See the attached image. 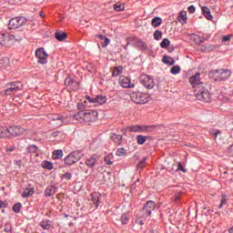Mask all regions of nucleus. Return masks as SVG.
<instances>
[{"mask_svg": "<svg viewBox=\"0 0 233 233\" xmlns=\"http://www.w3.org/2000/svg\"><path fill=\"white\" fill-rule=\"evenodd\" d=\"M202 14H204L206 19H208V21H212L213 16L210 14V9L207 6H202Z\"/></svg>", "mask_w": 233, "mask_h": 233, "instance_id": "nucleus-22", "label": "nucleus"}, {"mask_svg": "<svg viewBox=\"0 0 233 233\" xmlns=\"http://www.w3.org/2000/svg\"><path fill=\"white\" fill-rule=\"evenodd\" d=\"M147 159H148L147 157H144V158L138 163L137 168H141V169L145 168V167H146V165H147Z\"/></svg>", "mask_w": 233, "mask_h": 233, "instance_id": "nucleus-43", "label": "nucleus"}, {"mask_svg": "<svg viewBox=\"0 0 233 233\" xmlns=\"http://www.w3.org/2000/svg\"><path fill=\"white\" fill-rule=\"evenodd\" d=\"M35 56L39 65H46L48 63V53H46L45 48L41 47L36 49Z\"/></svg>", "mask_w": 233, "mask_h": 233, "instance_id": "nucleus-6", "label": "nucleus"}, {"mask_svg": "<svg viewBox=\"0 0 233 233\" xmlns=\"http://www.w3.org/2000/svg\"><path fill=\"white\" fill-rule=\"evenodd\" d=\"M91 201L94 203L96 208L99 207V203H101V194L99 192H95L91 195Z\"/></svg>", "mask_w": 233, "mask_h": 233, "instance_id": "nucleus-18", "label": "nucleus"}, {"mask_svg": "<svg viewBox=\"0 0 233 233\" xmlns=\"http://www.w3.org/2000/svg\"><path fill=\"white\" fill-rule=\"evenodd\" d=\"M98 160H99V157L93 156L90 158H87L86 160V167H89L90 168H92V167L96 166V163H97Z\"/></svg>", "mask_w": 233, "mask_h": 233, "instance_id": "nucleus-19", "label": "nucleus"}, {"mask_svg": "<svg viewBox=\"0 0 233 233\" xmlns=\"http://www.w3.org/2000/svg\"><path fill=\"white\" fill-rule=\"evenodd\" d=\"M104 161L106 163V165H112L113 164V162L110 161V157H106L104 158Z\"/></svg>", "mask_w": 233, "mask_h": 233, "instance_id": "nucleus-53", "label": "nucleus"}, {"mask_svg": "<svg viewBox=\"0 0 233 233\" xmlns=\"http://www.w3.org/2000/svg\"><path fill=\"white\" fill-rule=\"evenodd\" d=\"M156 208V203L152 200L147 201L143 208V214L145 216H150L152 210Z\"/></svg>", "mask_w": 233, "mask_h": 233, "instance_id": "nucleus-12", "label": "nucleus"}, {"mask_svg": "<svg viewBox=\"0 0 233 233\" xmlns=\"http://www.w3.org/2000/svg\"><path fill=\"white\" fill-rule=\"evenodd\" d=\"M7 37L9 38V44L19 43V41L23 40V34L21 33H15L13 35L9 34Z\"/></svg>", "mask_w": 233, "mask_h": 233, "instance_id": "nucleus-16", "label": "nucleus"}, {"mask_svg": "<svg viewBox=\"0 0 233 233\" xmlns=\"http://www.w3.org/2000/svg\"><path fill=\"white\" fill-rule=\"evenodd\" d=\"M48 118L51 121H56V127H61V125H63V116H61L60 115L52 114L48 116Z\"/></svg>", "mask_w": 233, "mask_h": 233, "instance_id": "nucleus-17", "label": "nucleus"}, {"mask_svg": "<svg viewBox=\"0 0 233 233\" xmlns=\"http://www.w3.org/2000/svg\"><path fill=\"white\" fill-rule=\"evenodd\" d=\"M21 87H19V82H12L6 85V89L5 90V96H14V94L19 92Z\"/></svg>", "mask_w": 233, "mask_h": 233, "instance_id": "nucleus-9", "label": "nucleus"}, {"mask_svg": "<svg viewBox=\"0 0 233 233\" xmlns=\"http://www.w3.org/2000/svg\"><path fill=\"white\" fill-rule=\"evenodd\" d=\"M150 128H152V127L150 126H139V125H135V126H129L127 127V130H128L129 132H135V133H138V134H148V132H152V130H150Z\"/></svg>", "mask_w": 233, "mask_h": 233, "instance_id": "nucleus-7", "label": "nucleus"}, {"mask_svg": "<svg viewBox=\"0 0 233 233\" xmlns=\"http://www.w3.org/2000/svg\"><path fill=\"white\" fill-rule=\"evenodd\" d=\"M232 76V72L228 69H218L213 70L208 73V76L214 79L215 81H225Z\"/></svg>", "mask_w": 233, "mask_h": 233, "instance_id": "nucleus-3", "label": "nucleus"}, {"mask_svg": "<svg viewBox=\"0 0 233 233\" xmlns=\"http://www.w3.org/2000/svg\"><path fill=\"white\" fill-rule=\"evenodd\" d=\"M195 90V97L198 101H203L204 103H210L212 101V96L208 89L205 86V84H201V86H197Z\"/></svg>", "mask_w": 233, "mask_h": 233, "instance_id": "nucleus-2", "label": "nucleus"}, {"mask_svg": "<svg viewBox=\"0 0 233 233\" xmlns=\"http://www.w3.org/2000/svg\"><path fill=\"white\" fill-rule=\"evenodd\" d=\"M113 9L116 12H124V10H125V4L116 3V4L114 5Z\"/></svg>", "mask_w": 233, "mask_h": 233, "instance_id": "nucleus-32", "label": "nucleus"}, {"mask_svg": "<svg viewBox=\"0 0 233 233\" xmlns=\"http://www.w3.org/2000/svg\"><path fill=\"white\" fill-rule=\"evenodd\" d=\"M228 233H233V226L228 229Z\"/></svg>", "mask_w": 233, "mask_h": 233, "instance_id": "nucleus-58", "label": "nucleus"}, {"mask_svg": "<svg viewBox=\"0 0 233 233\" xmlns=\"http://www.w3.org/2000/svg\"><path fill=\"white\" fill-rule=\"evenodd\" d=\"M136 223H137V225H139L140 227H143V225H145V221L140 220V219L136 220Z\"/></svg>", "mask_w": 233, "mask_h": 233, "instance_id": "nucleus-54", "label": "nucleus"}, {"mask_svg": "<svg viewBox=\"0 0 233 233\" xmlns=\"http://www.w3.org/2000/svg\"><path fill=\"white\" fill-rule=\"evenodd\" d=\"M42 167L46 168V170H52V168H54V164L50 161H44L42 162Z\"/></svg>", "mask_w": 233, "mask_h": 233, "instance_id": "nucleus-36", "label": "nucleus"}, {"mask_svg": "<svg viewBox=\"0 0 233 233\" xmlns=\"http://www.w3.org/2000/svg\"><path fill=\"white\" fill-rule=\"evenodd\" d=\"M82 155L77 152L75 151L71 154H69L67 157H66L65 158V163L66 165H74L75 163H77V161H79V159H81Z\"/></svg>", "mask_w": 233, "mask_h": 233, "instance_id": "nucleus-10", "label": "nucleus"}, {"mask_svg": "<svg viewBox=\"0 0 233 233\" xmlns=\"http://www.w3.org/2000/svg\"><path fill=\"white\" fill-rule=\"evenodd\" d=\"M67 81H69V83H70L71 79H70V78H66V83Z\"/></svg>", "mask_w": 233, "mask_h": 233, "instance_id": "nucleus-62", "label": "nucleus"}, {"mask_svg": "<svg viewBox=\"0 0 233 233\" xmlns=\"http://www.w3.org/2000/svg\"><path fill=\"white\" fill-rule=\"evenodd\" d=\"M140 83L149 90H151V88H153L156 86V83L154 82V78H152L150 76H147V75H142L140 76Z\"/></svg>", "mask_w": 233, "mask_h": 233, "instance_id": "nucleus-8", "label": "nucleus"}, {"mask_svg": "<svg viewBox=\"0 0 233 233\" xmlns=\"http://www.w3.org/2000/svg\"><path fill=\"white\" fill-rule=\"evenodd\" d=\"M163 63H165V65L172 66V65H174V63H176V61L173 60V58L170 56H164Z\"/></svg>", "mask_w": 233, "mask_h": 233, "instance_id": "nucleus-38", "label": "nucleus"}, {"mask_svg": "<svg viewBox=\"0 0 233 233\" xmlns=\"http://www.w3.org/2000/svg\"><path fill=\"white\" fill-rule=\"evenodd\" d=\"M63 157V151L61 149L55 150L53 152V158L54 159H61Z\"/></svg>", "mask_w": 233, "mask_h": 233, "instance_id": "nucleus-35", "label": "nucleus"}, {"mask_svg": "<svg viewBox=\"0 0 233 233\" xmlns=\"http://www.w3.org/2000/svg\"><path fill=\"white\" fill-rule=\"evenodd\" d=\"M99 39H101L102 41H105V39H106V36L103 35H98Z\"/></svg>", "mask_w": 233, "mask_h": 233, "instance_id": "nucleus-56", "label": "nucleus"}, {"mask_svg": "<svg viewBox=\"0 0 233 233\" xmlns=\"http://www.w3.org/2000/svg\"><path fill=\"white\" fill-rule=\"evenodd\" d=\"M170 72L173 76H176L181 72V67L179 66H174L171 67Z\"/></svg>", "mask_w": 233, "mask_h": 233, "instance_id": "nucleus-39", "label": "nucleus"}, {"mask_svg": "<svg viewBox=\"0 0 233 233\" xmlns=\"http://www.w3.org/2000/svg\"><path fill=\"white\" fill-rule=\"evenodd\" d=\"M77 107L79 108V109H81L82 107H83V106L82 105H77Z\"/></svg>", "mask_w": 233, "mask_h": 233, "instance_id": "nucleus-60", "label": "nucleus"}, {"mask_svg": "<svg viewBox=\"0 0 233 233\" xmlns=\"http://www.w3.org/2000/svg\"><path fill=\"white\" fill-rule=\"evenodd\" d=\"M224 205H227V197L222 196V199H221L220 205L218 206V208H223Z\"/></svg>", "mask_w": 233, "mask_h": 233, "instance_id": "nucleus-49", "label": "nucleus"}, {"mask_svg": "<svg viewBox=\"0 0 233 233\" xmlns=\"http://www.w3.org/2000/svg\"><path fill=\"white\" fill-rule=\"evenodd\" d=\"M110 139L116 143V145H121V141H123V137L121 135H116V133L110 134Z\"/></svg>", "mask_w": 233, "mask_h": 233, "instance_id": "nucleus-20", "label": "nucleus"}, {"mask_svg": "<svg viewBox=\"0 0 233 233\" xmlns=\"http://www.w3.org/2000/svg\"><path fill=\"white\" fill-rule=\"evenodd\" d=\"M0 68H10V58L4 57L0 60Z\"/></svg>", "mask_w": 233, "mask_h": 233, "instance_id": "nucleus-25", "label": "nucleus"}, {"mask_svg": "<svg viewBox=\"0 0 233 233\" xmlns=\"http://www.w3.org/2000/svg\"><path fill=\"white\" fill-rule=\"evenodd\" d=\"M178 22L181 23L182 25H185V23H187V12L186 11H182L179 13L178 15Z\"/></svg>", "mask_w": 233, "mask_h": 233, "instance_id": "nucleus-29", "label": "nucleus"}, {"mask_svg": "<svg viewBox=\"0 0 233 233\" xmlns=\"http://www.w3.org/2000/svg\"><path fill=\"white\" fill-rule=\"evenodd\" d=\"M9 34L0 33V45H10Z\"/></svg>", "mask_w": 233, "mask_h": 233, "instance_id": "nucleus-21", "label": "nucleus"}, {"mask_svg": "<svg viewBox=\"0 0 233 233\" xmlns=\"http://www.w3.org/2000/svg\"><path fill=\"white\" fill-rule=\"evenodd\" d=\"M175 199H176V201H177V199H179V197H177Z\"/></svg>", "mask_w": 233, "mask_h": 233, "instance_id": "nucleus-64", "label": "nucleus"}, {"mask_svg": "<svg viewBox=\"0 0 233 233\" xmlns=\"http://www.w3.org/2000/svg\"><path fill=\"white\" fill-rule=\"evenodd\" d=\"M118 83L123 88H134L136 86V85L130 83V78L127 76H120Z\"/></svg>", "mask_w": 233, "mask_h": 233, "instance_id": "nucleus-13", "label": "nucleus"}, {"mask_svg": "<svg viewBox=\"0 0 233 233\" xmlns=\"http://www.w3.org/2000/svg\"><path fill=\"white\" fill-rule=\"evenodd\" d=\"M25 23H26L25 17L17 16V17L12 18L9 21L8 27L11 30H15L17 28H21V26H23V25H25Z\"/></svg>", "mask_w": 233, "mask_h": 233, "instance_id": "nucleus-5", "label": "nucleus"}, {"mask_svg": "<svg viewBox=\"0 0 233 233\" xmlns=\"http://www.w3.org/2000/svg\"><path fill=\"white\" fill-rule=\"evenodd\" d=\"M27 152L29 154H36L39 150V148L36 147V146H29L27 148H26Z\"/></svg>", "mask_w": 233, "mask_h": 233, "instance_id": "nucleus-37", "label": "nucleus"}, {"mask_svg": "<svg viewBox=\"0 0 233 233\" xmlns=\"http://www.w3.org/2000/svg\"><path fill=\"white\" fill-rule=\"evenodd\" d=\"M147 139H148V137H145V136H142V135L137 136V145H145V143H147Z\"/></svg>", "mask_w": 233, "mask_h": 233, "instance_id": "nucleus-31", "label": "nucleus"}, {"mask_svg": "<svg viewBox=\"0 0 233 233\" xmlns=\"http://www.w3.org/2000/svg\"><path fill=\"white\" fill-rule=\"evenodd\" d=\"M40 227H41L44 230H51V228H52V224L50 223V220L45 219V220H42V221H41Z\"/></svg>", "mask_w": 233, "mask_h": 233, "instance_id": "nucleus-26", "label": "nucleus"}, {"mask_svg": "<svg viewBox=\"0 0 233 233\" xmlns=\"http://www.w3.org/2000/svg\"><path fill=\"white\" fill-rule=\"evenodd\" d=\"M177 170H178L180 172H184V174H187V172H188V170L187 168H185V167H183V164H181V162H178Z\"/></svg>", "mask_w": 233, "mask_h": 233, "instance_id": "nucleus-47", "label": "nucleus"}, {"mask_svg": "<svg viewBox=\"0 0 233 233\" xmlns=\"http://www.w3.org/2000/svg\"><path fill=\"white\" fill-rule=\"evenodd\" d=\"M56 194V187L49 186L45 190V196L46 198H50V196H54Z\"/></svg>", "mask_w": 233, "mask_h": 233, "instance_id": "nucleus-24", "label": "nucleus"}, {"mask_svg": "<svg viewBox=\"0 0 233 233\" xmlns=\"http://www.w3.org/2000/svg\"><path fill=\"white\" fill-rule=\"evenodd\" d=\"M120 221H121L122 225H127L128 224V217L127 216V214H123L121 216Z\"/></svg>", "mask_w": 233, "mask_h": 233, "instance_id": "nucleus-45", "label": "nucleus"}, {"mask_svg": "<svg viewBox=\"0 0 233 233\" xmlns=\"http://www.w3.org/2000/svg\"><path fill=\"white\" fill-rule=\"evenodd\" d=\"M189 83L190 85H192L194 89H196L197 86H201V85H204L201 82V75L199 73H197L196 75L192 76L189 78Z\"/></svg>", "mask_w": 233, "mask_h": 233, "instance_id": "nucleus-11", "label": "nucleus"}, {"mask_svg": "<svg viewBox=\"0 0 233 233\" xmlns=\"http://www.w3.org/2000/svg\"><path fill=\"white\" fill-rule=\"evenodd\" d=\"M145 233H154V230L153 229H149V230L146 231Z\"/></svg>", "mask_w": 233, "mask_h": 233, "instance_id": "nucleus-59", "label": "nucleus"}, {"mask_svg": "<svg viewBox=\"0 0 233 233\" xmlns=\"http://www.w3.org/2000/svg\"><path fill=\"white\" fill-rule=\"evenodd\" d=\"M130 98L133 103L137 105H145V103H148V95L147 93L141 92H133L130 94Z\"/></svg>", "mask_w": 233, "mask_h": 233, "instance_id": "nucleus-4", "label": "nucleus"}, {"mask_svg": "<svg viewBox=\"0 0 233 233\" xmlns=\"http://www.w3.org/2000/svg\"><path fill=\"white\" fill-rule=\"evenodd\" d=\"M55 35H56V39H57V41H64L65 39H66V33L56 32L55 34Z\"/></svg>", "mask_w": 233, "mask_h": 233, "instance_id": "nucleus-33", "label": "nucleus"}, {"mask_svg": "<svg viewBox=\"0 0 233 233\" xmlns=\"http://www.w3.org/2000/svg\"><path fill=\"white\" fill-rule=\"evenodd\" d=\"M34 187H26L22 193V198H30V196H34Z\"/></svg>", "mask_w": 233, "mask_h": 233, "instance_id": "nucleus-27", "label": "nucleus"}, {"mask_svg": "<svg viewBox=\"0 0 233 233\" xmlns=\"http://www.w3.org/2000/svg\"><path fill=\"white\" fill-rule=\"evenodd\" d=\"M62 179H66V181H70L72 179V173H65L61 176Z\"/></svg>", "mask_w": 233, "mask_h": 233, "instance_id": "nucleus-46", "label": "nucleus"}, {"mask_svg": "<svg viewBox=\"0 0 233 233\" xmlns=\"http://www.w3.org/2000/svg\"><path fill=\"white\" fill-rule=\"evenodd\" d=\"M161 48H168L170 46V40L167 38H164L163 41L160 43Z\"/></svg>", "mask_w": 233, "mask_h": 233, "instance_id": "nucleus-40", "label": "nucleus"}, {"mask_svg": "<svg viewBox=\"0 0 233 233\" xmlns=\"http://www.w3.org/2000/svg\"><path fill=\"white\" fill-rule=\"evenodd\" d=\"M218 134H221V132H217L216 134H215V137H218Z\"/></svg>", "mask_w": 233, "mask_h": 233, "instance_id": "nucleus-61", "label": "nucleus"}, {"mask_svg": "<svg viewBox=\"0 0 233 233\" xmlns=\"http://www.w3.org/2000/svg\"><path fill=\"white\" fill-rule=\"evenodd\" d=\"M137 46H138V48H141V50H147V43L143 42V40L141 39H137Z\"/></svg>", "mask_w": 233, "mask_h": 233, "instance_id": "nucleus-34", "label": "nucleus"}, {"mask_svg": "<svg viewBox=\"0 0 233 233\" xmlns=\"http://www.w3.org/2000/svg\"><path fill=\"white\" fill-rule=\"evenodd\" d=\"M116 156H119V157H121V156H127V149H125V148H123V147L118 148V149L116 150Z\"/></svg>", "mask_w": 233, "mask_h": 233, "instance_id": "nucleus-44", "label": "nucleus"}, {"mask_svg": "<svg viewBox=\"0 0 233 233\" xmlns=\"http://www.w3.org/2000/svg\"><path fill=\"white\" fill-rule=\"evenodd\" d=\"M74 119L76 121H85L86 123H92L97 119V111L87 109L86 111H80L76 115H74Z\"/></svg>", "mask_w": 233, "mask_h": 233, "instance_id": "nucleus-1", "label": "nucleus"}, {"mask_svg": "<svg viewBox=\"0 0 233 233\" xmlns=\"http://www.w3.org/2000/svg\"><path fill=\"white\" fill-rule=\"evenodd\" d=\"M124 48H125V50H127V46H124Z\"/></svg>", "mask_w": 233, "mask_h": 233, "instance_id": "nucleus-63", "label": "nucleus"}, {"mask_svg": "<svg viewBox=\"0 0 233 233\" xmlns=\"http://www.w3.org/2000/svg\"><path fill=\"white\" fill-rule=\"evenodd\" d=\"M232 39V35H227L222 37L223 43H228Z\"/></svg>", "mask_w": 233, "mask_h": 233, "instance_id": "nucleus-48", "label": "nucleus"}, {"mask_svg": "<svg viewBox=\"0 0 233 233\" xmlns=\"http://www.w3.org/2000/svg\"><path fill=\"white\" fill-rule=\"evenodd\" d=\"M5 207H6V203L0 200V208H5Z\"/></svg>", "mask_w": 233, "mask_h": 233, "instance_id": "nucleus-55", "label": "nucleus"}, {"mask_svg": "<svg viewBox=\"0 0 233 233\" xmlns=\"http://www.w3.org/2000/svg\"><path fill=\"white\" fill-rule=\"evenodd\" d=\"M121 74H123V66H117L113 68V71H112L113 77L121 76Z\"/></svg>", "mask_w": 233, "mask_h": 233, "instance_id": "nucleus-30", "label": "nucleus"}, {"mask_svg": "<svg viewBox=\"0 0 233 233\" xmlns=\"http://www.w3.org/2000/svg\"><path fill=\"white\" fill-rule=\"evenodd\" d=\"M161 37H163V33L159 30L155 31L154 39H156V41H159V39H161Z\"/></svg>", "mask_w": 233, "mask_h": 233, "instance_id": "nucleus-42", "label": "nucleus"}, {"mask_svg": "<svg viewBox=\"0 0 233 233\" xmlns=\"http://www.w3.org/2000/svg\"><path fill=\"white\" fill-rule=\"evenodd\" d=\"M161 23H163V19H161V17H159V16H156L152 19L151 25L154 28H157V27L161 26Z\"/></svg>", "mask_w": 233, "mask_h": 233, "instance_id": "nucleus-23", "label": "nucleus"}, {"mask_svg": "<svg viewBox=\"0 0 233 233\" xmlns=\"http://www.w3.org/2000/svg\"><path fill=\"white\" fill-rule=\"evenodd\" d=\"M0 137H10L9 127H0Z\"/></svg>", "mask_w": 233, "mask_h": 233, "instance_id": "nucleus-28", "label": "nucleus"}, {"mask_svg": "<svg viewBox=\"0 0 233 233\" xmlns=\"http://www.w3.org/2000/svg\"><path fill=\"white\" fill-rule=\"evenodd\" d=\"M23 207V205L21 203H17V204H15L13 206V210L16 213V214H19L21 212V208Z\"/></svg>", "mask_w": 233, "mask_h": 233, "instance_id": "nucleus-41", "label": "nucleus"}, {"mask_svg": "<svg viewBox=\"0 0 233 233\" xmlns=\"http://www.w3.org/2000/svg\"><path fill=\"white\" fill-rule=\"evenodd\" d=\"M89 103H98V105H105L106 103V97L105 96H97L95 98L90 97L89 96H86Z\"/></svg>", "mask_w": 233, "mask_h": 233, "instance_id": "nucleus-15", "label": "nucleus"}, {"mask_svg": "<svg viewBox=\"0 0 233 233\" xmlns=\"http://www.w3.org/2000/svg\"><path fill=\"white\" fill-rule=\"evenodd\" d=\"M39 15H40V17H45V12H43V11H40V13H39Z\"/></svg>", "mask_w": 233, "mask_h": 233, "instance_id": "nucleus-57", "label": "nucleus"}, {"mask_svg": "<svg viewBox=\"0 0 233 233\" xmlns=\"http://www.w3.org/2000/svg\"><path fill=\"white\" fill-rule=\"evenodd\" d=\"M108 45H110V39H108L107 37H106L104 39V43L102 45V46H108Z\"/></svg>", "mask_w": 233, "mask_h": 233, "instance_id": "nucleus-52", "label": "nucleus"}, {"mask_svg": "<svg viewBox=\"0 0 233 233\" xmlns=\"http://www.w3.org/2000/svg\"><path fill=\"white\" fill-rule=\"evenodd\" d=\"M187 11L189 14H194L196 12V7L194 5H190L188 6Z\"/></svg>", "mask_w": 233, "mask_h": 233, "instance_id": "nucleus-50", "label": "nucleus"}, {"mask_svg": "<svg viewBox=\"0 0 233 233\" xmlns=\"http://www.w3.org/2000/svg\"><path fill=\"white\" fill-rule=\"evenodd\" d=\"M6 152H14V150H15V147H12V146H7L5 147Z\"/></svg>", "mask_w": 233, "mask_h": 233, "instance_id": "nucleus-51", "label": "nucleus"}, {"mask_svg": "<svg viewBox=\"0 0 233 233\" xmlns=\"http://www.w3.org/2000/svg\"><path fill=\"white\" fill-rule=\"evenodd\" d=\"M25 134V128L21 127H17V126H13L11 127H9V136L11 137V136H21Z\"/></svg>", "mask_w": 233, "mask_h": 233, "instance_id": "nucleus-14", "label": "nucleus"}]
</instances>
